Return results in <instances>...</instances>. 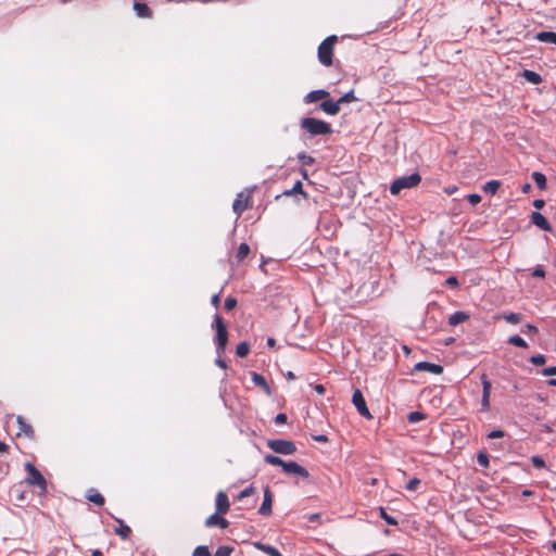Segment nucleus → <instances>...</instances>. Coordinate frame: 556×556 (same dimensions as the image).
<instances>
[{
	"instance_id": "62",
	"label": "nucleus",
	"mask_w": 556,
	"mask_h": 556,
	"mask_svg": "<svg viewBox=\"0 0 556 556\" xmlns=\"http://www.w3.org/2000/svg\"><path fill=\"white\" fill-rule=\"evenodd\" d=\"M236 348H242V349H245V348H250L249 343L245 342V341H242L240 342Z\"/></svg>"
},
{
	"instance_id": "38",
	"label": "nucleus",
	"mask_w": 556,
	"mask_h": 556,
	"mask_svg": "<svg viewBox=\"0 0 556 556\" xmlns=\"http://www.w3.org/2000/svg\"><path fill=\"white\" fill-rule=\"evenodd\" d=\"M477 462L480 466L486 468L489 467V456L484 452H480L477 456Z\"/></svg>"
},
{
	"instance_id": "13",
	"label": "nucleus",
	"mask_w": 556,
	"mask_h": 556,
	"mask_svg": "<svg viewBox=\"0 0 556 556\" xmlns=\"http://www.w3.org/2000/svg\"><path fill=\"white\" fill-rule=\"evenodd\" d=\"M273 494L269 486L264 490V501L258 509V513L263 516H269L271 514Z\"/></svg>"
},
{
	"instance_id": "4",
	"label": "nucleus",
	"mask_w": 556,
	"mask_h": 556,
	"mask_svg": "<svg viewBox=\"0 0 556 556\" xmlns=\"http://www.w3.org/2000/svg\"><path fill=\"white\" fill-rule=\"evenodd\" d=\"M421 181V176L418 173H413L408 176L396 178L390 186V192L397 195L403 189H410L417 187Z\"/></svg>"
},
{
	"instance_id": "57",
	"label": "nucleus",
	"mask_w": 556,
	"mask_h": 556,
	"mask_svg": "<svg viewBox=\"0 0 556 556\" xmlns=\"http://www.w3.org/2000/svg\"><path fill=\"white\" fill-rule=\"evenodd\" d=\"M315 391L318 393V394H324L325 393V387L323 384H316L314 387Z\"/></svg>"
},
{
	"instance_id": "8",
	"label": "nucleus",
	"mask_w": 556,
	"mask_h": 556,
	"mask_svg": "<svg viewBox=\"0 0 556 556\" xmlns=\"http://www.w3.org/2000/svg\"><path fill=\"white\" fill-rule=\"evenodd\" d=\"M352 402H353L354 406L356 407L357 412L359 413V415H362L366 419H372V415L370 414V412L366 405L365 399L363 396V393L359 389H356L354 391L353 396H352Z\"/></svg>"
},
{
	"instance_id": "10",
	"label": "nucleus",
	"mask_w": 556,
	"mask_h": 556,
	"mask_svg": "<svg viewBox=\"0 0 556 556\" xmlns=\"http://www.w3.org/2000/svg\"><path fill=\"white\" fill-rule=\"evenodd\" d=\"M282 470L288 475H295L303 479H306L309 476L308 471L304 467L293 460L286 462Z\"/></svg>"
},
{
	"instance_id": "35",
	"label": "nucleus",
	"mask_w": 556,
	"mask_h": 556,
	"mask_svg": "<svg viewBox=\"0 0 556 556\" xmlns=\"http://www.w3.org/2000/svg\"><path fill=\"white\" fill-rule=\"evenodd\" d=\"M380 517L390 526H396L399 523L397 520L394 517L388 515L382 507H380Z\"/></svg>"
},
{
	"instance_id": "51",
	"label": "nucleus",
	"mask_w": 556,
	"mask_h": 556,
	"mask_svg": "<svg viewBox=\"0 0 556 556\" xmlns=\"http://www.w3.org/2000/svg\"><path fill=\"white\" fill-rule=\"evenodd\" d=\"M446 285L453 287V288H457L458 287V280L456 277L452 276V277H448L445 281Z\"/></svg>"
},
{
	"instance_id": "17",
	"label": "nucleus",
	"mask_w": 556,
	"mask_h": 556,
	"mask_svg": "<svg viewBox=\"0 0 556 556\" xmlns=\"http://www.w3.org/2000/svg\"><path fill=\"white\" fill-rule=\"evenodd\" d=\"M16 421H17L18 429H20V431L17 432V435L24 434L25 437H27L29 439L35 438V431H34L33 427L29 424H27L26 420L22 416H17Z\"/></svg>"
},
{
	"instance_id": "54",
	"label": "nucleus",
	"mask_w": 556,
	"mask_h": 556,
	"mask_svg": "<svg viewBox=\"0 0 556 556\" xmlns=\"http://www.w3.org/2000/svg\"><path fill=\"white\" fill-rule=\"evenodd\" d=\"M237 355L241 358H244L248 356L250 350H236Z\"/></svg>"
},
{
	"instance_id": "23",
	"label": "nucleus",
	"mask_w": 556,
	"mask_h": 556,
	"mask_svg": "<svg viewBox=\"0 0 556 556\" xmlns=\"http://www.w3.org/2000/svg\"><path fill=\"white\" fill-rule=\"evenodd\" d=\"M115 520L119 525V527L115 529V533L119 535L123 540L129 539V535L131 533L130 528L127 525H125L122 519L115 518Z\"/></svg>"
},
{
	"instance_id": "64",
	"label": "nucleus",
	"mask_w": 556,
	"mask_h": 556,
	"mask_svg": "<svg viewBox=\"0 0 556 556\" xmlns=\"http://www.w3.org/2000/svg\"><path fill=\"white\" fill-rule=\"evenodd\" d=\"M91 556H102V552L100 549H94L92 551Z\"/></svg>"
},
{
	"instance_id": "29",
	"label": "nucleus",
	"mask_w": 556,
	"mask_h": 556,
	"mask_svg": "<svg viewBox=\"0 0 556 556\" xmlns=\"http://www.w3.org/2000/svg\"><path fill=\"white\" fill-rule=\"evenodd\" d=\"M250 253V247L245 242H242L237 251L236 257L239 262L243 261Z\"/></svg>"
},
{
	"instance_id": "16",
	"label": "nucleus",
	"mask_w": 556,
	"mask_h": 556,
	"mask_svg": "<svg viewBox=\"0 0 556 556\" xmlns=\"http://www.w3.org/2000/svg\"><path fill=\"white\" fill-rule=\"evenodd\" d=\"M230 503L225 492L220 491L216 495V511L224 515L229 510Z\"/></svg>"
},
{
	"instance_id": "49",
	"label": "nucleus",
	"mask_w": 556,
	"mask_h": 556,
	"mask_svg": "<svg viewBox=\"0 0 556 556\" xmlns=\"http://www.w3.org/2000/svg\"><path fill=\"white\" fill-rule=\"evenodd\" d=\"M275 422L277 425H282L285 422H287V415L283 414V413H280L278 414L276 417H275Z\"/></svg>"
},
{
	"instance_id": "58",
	"label": "nucleus",
	"mask_w": 556,
	"mask_h": 556,
	"mask_svg": "<svg viewBox=\"0 0 556 556\" xmlns=\"http://www.w3.org/2000/svg\"><path fill=\"white\" fill-rule=\"evenodd\" d=\"M9 451V445L2 441H0V453H7Z\"/></svg>"
},
{
	"instance_id": "15",
	"label": "nucleus",
	"mask_w": 556,
	"mask_h": 556,
	"mask_svg": "<svg viewBox=\"0 0 556 556\" xmlns=\"http://www.w3.org/2000/svg\"><path fill=\"white\" fill-rule=\"evenodd\" d=\"M205 526L207 528L219 527L220 529H226L229 526V522L223 517V515L217 514L216 511L205 520Z\"/></svg>"
},
{
	"instance_id": "3",
	"label": "nucleus",
	"mask_w": 556,
	"mask_h": 556,
	"mask_svg": "<svg viewBox=\"0 0 556 556\" xmlns=\"http://www.w3.org/2000/svg\"><path fill=\"white\" fill-rule=\"evenodd\" d=\"M338 41V37L336 35L328 36L318 46V61L325 66L332 65V56H333V48Z\"/></svg>"
},
{
	"instance_id": "53",
	"label": "nucleus",
	"mask_w": 556,
	"mask_h": 556,
	"mask_svg": "<svg viewBox=\"0 0 556 556\" xmlns=\"http://www.w3.org/2000/svg\"><path fill=\"white\" fill-rule=\"evenodd\" d=\"M313 439L317 442H323V443L328 442V438L325 434L314 435Z\"/></svg>"
},
{
	"instance_id": "7",
	"label": "nucleus",
	"mask_w": 556,
	"mask_h": 556,
	"mask_svg": "<svg viewBox=\"0 0 556 556\" xmlns=\"http://www.w3.org/2000/svg\"><path fill=\"white\" fill-rule=\"evenodd\" d=\"M251 194L252 192L250 190H244L237 194L232 203V210L238 216L251 207Z\"/></svg>"
},
{
	"instance_id": "45",
	"label": "nucleus",
	"mask_w": 556,
	"mask_h": 556,
	"mask_svg": "<svg viewBox=\"0 0 556 556\" xmlns=\"http://www.w3.org/2000/svg\"><path fill=\"white\" fill-rule=\"evenodd\" d=\"M419 484H420V480L418 478H413L406 484V489L408 491H415L418 488Z\"/></svg>"
},
{
	"instance_id": "55",
	"label": "nucleus",
	"mask_w": 556,
	"mask_h": 556,
	"mask_svg": "<svg viewBox=\"0 0 556 556\" xmlns=\"http://www.w3.org/2000/svg\"><path fill=\"white\" fill-rule=\"evenodd\" d=\"M211 302H212V304H213L215 307H217V306L219 305V302H220V300H219V294H214V295L212 296Z\"/></svg>"
},
{
	"instance_id": "18",
	"label": "nucleus",
	"mask_w": 556,
	"mask_h": 556,
	"mask_svg": "<svg viewBox=\"0 0 556 556\" xmlns=\"http://www.w3.org/2000/svg\"><path fill=\"white\" fill-rule=\"evenodd\" d=\"M320 109L328 115H337L340 112V104L337 101L328 100L320 103Z\"/></svg>"
},
{
	"instance_id": "28",
	"label": "nucleus",
	"mask_w": 556,
	"mask_h": 556,
	"mask_svg": "<svg viewBox=\"0 0 556 556\" xmlns=\"http://www.w3.org/2000/svg\"><path fill=\"white\" fill-rule=\"evenodd\" d=\"M532 178L540 190L546 189V177L544 174H542L540 172H534L532 174Z\"/></svg>"
},
{
	"instance_id": "56",
	"label": "nucleus",
	"mask_w": 556,
	"mask_h": 556,
	"mask_svg": "<svg viewBox=\"0 0 556 556\" xmlns=\"http://www.w3.org/2000/svg\"><path fill=\"white\" fill-rule=\"evenodd\" d=\"M216 364H217L220 368H223V369H226V368H227V364H226V362H225L222 357H218V358L216 359Z\"/></svg>"
},
{
	"instance_id": "43",
	"label": "nucleus",
	"mask_w": 556,
	"mask_h": 556,
	"mask_svg": "<svg viewBox=\"0 0 556 556\" xmlns=\"http://www.w3.org/2000/svg\"><path fill=\"white\" fill-rule=\"evenodd\" d=\"M545 361H546V359H545V356H544V355H541V354H540V355H534V356H532V357L530 358V362H531L532 364H534L535 366H540V365L545 364Z\"/></svg>"
},
{
	"instance_id": "61",
	"label": "nucleus",
	"mask_w": 556,
	"mask_h": 556,
	"mask_svg": "<svg viewBox=\"0 0 556 556\" xmlns=\"http://www.w3.org/2000/svg\"><path fill=\"white\" fill-rule=\"evenodd\" d=\"M276 341L274 338H268L267 339V345L268 348H273L275 345Z\"/></svg>"
},
{
	"instance_id": "39",
	"label": "nucleus",
	"mask_w": 556,
	"mask_h": 556,
	"mask_svg": "<svg viewBox=\"0 0 556 556\" xmlns=\"http://www.w3.org/2000/svg\"><path fill=\"white\" fill-rule=\"evenodd\" d=\"M424 418H425V415L420 412H412L407 416V420L409 422H417V421L422 420Z\"/></svg>"
},
{
	"instance_id": "1",
	"label": "nucleus",
	"mask_w": 556,
	"mask_h": 556,
	"mask_svg": "<svg viewBox=\"0 0 556 556\" xmlns=\"http://www.w3.org/2000/svg\"><path fill=\"white\" fill-rule=\"evenodd\" d=\"M301 128L311 136L330 135L332 132V127L329 123L314 117L302 118Z\"/></svg>"
},
{
	"instance_id": "48",
	"label": "nucleus",
	"mask_w": 556,
	"mask_h": 556,
	"mask_svg": "<svg viewBox=\"0 0 556 556\" xmlns=\"http://www.w3.org/2000/svg\"><path fill=\"white\" fill-rule=\"evenodd\" d=\"M503 437H504V431H502V430H493L488 434L489 439H497V438H503Z\"/></svg>"
},
{
	"instance_id": "19",
	"label": "nucleus",
	"mask_w": 556,
	"mask_h": 556,
	"mask_svg": "<svg viewBox=\"0 0 556 556\" xmlns=\"http://www.w3.org/2000/svg\"><path fill=\"white\" fill-rule=\"evenodd\" d=\"M328 97H329V92L326 90H323V89L313 90L305 96L304 101H305V103H313V102H317L319 100L325 101Z\"/></svg>"
},
{
	"instance_id": "27",
	"label": "nucleus",
	"mask_w": 556,
	"mask_h": 556,
	"mask_svg": "<svg viewBox=\"0 0 556 556\" xmlns=\"http://www.w3.org/2000/svg\"><path fill=\"white\" fill-rule=\"evenodd\" d=\"M500 187H501V181H498V180H490V181L484 184L482 189L486 193L495 194Z\"/></svg>"
},
{
	"instance_id": "30",
	"label": "nucleus",
	"mask_w": 556,
	"mask_h": 556,
	"mask_svg": "<svg viewBox=\"0 0 556 556\" xmlns=\"http://www.w3.org/2000/svg\"><path fill=\"white\" fill-rule=\"evenodd\" d=\"M265 462L273 466H280L281 468H283L285 463H286L282 458L275 456V455H266Z\"/></svg>"
},
{
	"instance_id": "14",
	"label": "nucleus",
	"mask_w": 556,
	"mask_h": 556,
	"mask_svg": "<svg viewBox=\"0 0 556 556\" xmlns=\"http://www.w3.org/2000/svg\"><path fill=\"white\" fill-rule=\"evenodd\" d=\"M531 223L535 225L538 228L544 231H552V226L549 222L539 212H533L530 216Z\"/></svg>"
},
{
	"instance_id": "60",
	"label": "nucleus",
	"mask_w": 556,
	"mask_h": 556,
	"mask_svg": "<svg viewBox=\"0 0 556 556\" xmlns=\"http://www.w3.org/2000/svg\"><path fill=\"white\" fill-rule=\"evenodd\" d=\"M456 190H457V187L453 186V187H450V188L445 189V192H446L447 194H452V193H454Z\"/></svg>"
},
{
	"instance_id": "46",
	"label": "nucleus",
	"mask_w": 556,
	"mask_h": 556,
	"mask_svg": "<svg viewBox=\"0 0 556 556\" xmlns=\"http://www.w3.org/2000/svg\"><path fill=\"white\" fill-rule=\"evenodd\" d=\"M467 200L470 204L477 205L481 202V195H479L478 193H471L467 195Z\"/></svg>"
},
{
	"instance_id": "25",
	"label": "nucleus",
	"mask_w": 556,
	"mask_h": 556,
	"mask_svg": "<svg viewBox=\"0 0 556 556\" xmlns=\"http://www.w3.org/2000/svg\"><path fill=\"white\" fill-rule=\"evenodd\" d=\"M525 79L533 85H539L542 83V77L536 72L525 70L522 73Z\"/></svg>"
},
{
	"instance_id": "12",
	"label": "nucleus",
	"mask_w": 556,
	"mask_h": 556,
	"mask_svg": "<svg viewBox=\"0 0 556 556\" xmlns=\"http://www.w3.org/2000/svg\"><path fill=\"white\" fill-rule=\"evenodd\" d=\"M415 371H428L434 375H440L443 372V367L438 364L428 363V362H419L414 366Z\"/></svg>"
},
{
	"instance_id": "47",
	"label": "nucleus",
	"mask_w": 556,
	"mask_h": 556,
	"mask_svg": "<svg viewBox=\"0 0 556 556\" xmlns=\"http://www.w3.org/2000/svg\"><path fill=\"white\" fill-rule=\"evenodd\" d=\"M532 276L536 278H544L545 277V270L542 266H536L534 270L532 271Z\"/></svg>"
},
{
	"instance_id": "31",
	"label": "nucleus",
	"mask_w": 556,
	"mask_h": 556,
	"mask_svg": "<svg viewBox=\"0 0 556 556\" xmlns=\"http://www.w3.org/2000/svg\"><path fill=\"white\" fill-rule=\"evenodd\" d=\"M503 318L506 321L516 325V324H519L521 321L522 316L519 313H509V314H504Z\"/></svg>"
},
{
	"instance_id": "24",
	"label": "nucleus",
	"mask_w": 556,
	"mask_h": 556,
	"mask_svg": "<svg viewBox=\"0 0 556 556\" xmlns=\"http://www.w3.org/2000/svg\"><path fill=\"white\" fill-rule=\"evenodd\" d=\"M535 39L541 42H549L556 46V33L554 31H540L535 35Z\"/></svg>"
},
{
	"instance_id": "37",
	"label": "nucleus",
	"mask_w": 556,
	"mask_h": 556,
	"mask_svg": "<svg viewBox=\"0 0 556 556\" xmlns=\"http://www.w3.org/2000/svg\"><path fill=\"white\" fill-rule=\"evenodd\" d=\"M192 556H212L207 546H198L194 548Z\"/></svg>"
},
{
	"instance_id": "32",
	"label": "nucleus",
	"mask_w": 556,
	"mask_h": 556,
	"mask_svg": "<svg viewBox=\"0 0 556 556\" xmlns=\"http://www.w3.org/2000/svg\"><path fill=\"white\" fill-rule=\"evenodd\" d=\"M233 552V547L229 545H222L219 546L214 556H230Z\"/></svg>"
},
{
	"instance_id": "2",
	"label": "nucleus",
	"mask_w": 556,
	"mask_h": 556,
	"mask_svg": "<svg viewBox=\"0 0 556 556\" xmlns=\"http://www.w3.org/2000/svg\"><path fill=\"white\" fill-rule=\"evenodd\" d=\"M24 467L28 473V477L26 478V483L29 484L30 486H38L40 496L46 495L48 492V484L43 475L35 467L34 464L29 462L26 463Z\"/></svg>"
},
{
	"instance_id": "36",
	"label": "nucleus",
	"mask_w": 556,
	"mask_h": 556,
	"mask_svg": "<svg viewBox=\"0 0 556 556\" xmlns=\"http://www.w3.org/2000/svg\"><path fill=\"white\" fill-rule=\"evenodd\" d=\"M508 343L509 344H514L516 346H520V348H527V344L525 342V340L519 337V336H513L508 339Z\"/></svg>"
},
{
	"instance_id": "41",
	"label": "nucleus",
	"mask_w": 556,
	"mask_h": 556,
	"mask_svg": "<svg viewBox=\"0 0 556 556\" xmlns=\"http://www.w3.org/2000/svg\"><path fill=\"white\" fill-rule=\"evenodd\" d=\"M254 492H255V488L250 485L239 493L238 498L242 500L244 497L251 496L252 494H254Z\"/></svg>"
},
{
	"instance_id": "40",
	"label": "nucleus",
	"mask_w": 556,
	"mask_h": 556,
	"mask_svg": "<svg viewBox=\"0 0 556 556\" xmlns=\"http://www.w3.org/2000/svg\"><path fill=\"white\" fill-rule=\"evenodd\" d=\"M238 302H237V299L233 298V296H228L226 300H225V309L226 311H232L236 306H237Z\"/></svg>"
},
{
	"instance_id": "44",
	"label": "nucleus",
	"mask_w": 556,
	"mask_h": 556,
	"mask_svg": "<svg viewBox=\"0 0 556 556\" xmlns=\"http://www.w3.org/2000/svg\"><path fill=\"white\" fill-rule=\"evenodd\" d=\"M290 192H293V193H301V194H303L304 197H306V193L303 191V185H302V182H301L300 180H298V181L293 185L292 189H290Z\"/></svg>"
},
{
	"instance_id": "21",
	"label": "nucleus",
	"mask_w": 556,
	"mask_h": 556,
	"mask_svg": "<svg viewBox=\"0 0 556 556\" xmlns=\"http://www.w3.org/2000/svg\"><path fill=\"white\" fill-rule=\"evenodd\" d=\"M470 318L469 314L463 311H457L448 317L450 326H457Z\"/></svg>"
},
{
	"instance_id": "11",
	"label": "nucleus",
	"mask_w": 556,
	"mask_h": 556,
	"mask_svg": "<svg viewBox=\"0 0 556 556\" xmlns=\"http://www.w3.org/2000/svg\"><path fill=\"white\" fill-rule=\"evenodd\" d=\"M132 9L136 15L140 18H151L153 16L151 8L147 3L139 0H135Z\"/></svg>"
},
{
	"instance_id": "59",
	"label": "nucleus",
	"mask_w": 556,
	"mask_h": 556,
	"mask_svg": "<svg viewBox=\"0 0 556 556\" xmlns=\"http://www.w3.org/2000/svg\"><path fill=\"white\" fill-rule=\"evenodd\" d=\"M531 190V185L529 182L525 184L522 187H521V191L523 193H528L529 191Z\"/></svg>"
},
{
	"instance_id": "20",
	"label": "nucleus",
	"mask_w": 556,
	"mask_h": 556,
	"mask_svg": "<svg viewBox=\"0 0 556 556\" xmlns=\"http://www.w3.org/2000/svg\"><path fill=\"white\" fill-rule=\"evenodd\" d=\"M251 377H252V381L255 383V386L263 389L267 395L271 394V389H270L269 384L267 383L266 379L262 375L253 371L251 374Z\"/></svg>"
},
{
	"instance_id": "22",
	"label": "nucleus",
	"mask_w": 556,
	"mask_h": 556,
	"mask_svg": "<svg viewBox=\"0 0 556 556\" xmlns=\"http://www.w3.org/2000/svg\"><path fill=\"white\" fill-rule=\"evenodd\" d=\"M254 547L269 556H282L281 553L274 546L261 542H255Z\"/></svg>"
},
{
	"instance_id": "26",
	"label": "nucleus",
	"mask_w": 556,
	"mask_h": 556,
	"mask_svg": "<svg viewBox=\"0 0 556 556\" xmlns=\"http://www.w3.org/2000/svg\"><path fill=\"white\" fill-rule=\"evenodd\" d=\"M87 500L99 506L104 504V497L94 489L89 490Z\"/></svg>"
},
{
	"instance_id": "63",
	"label": "nucleus",
	"mask_w": 556,
	"mask_h": 556,
	"mask_svg": "<svg viewBox=\"0 0 556 556\" xmlns=\"http://www.w3.org/2000/svg\"><path fill=\"white\" fill-rule=\"evenodd\" d=\"M286 378L288 380H293V379H295V376H294V374L292 371H288L287 375H286Z\"/></svg>"
},
{
	"instance_id": "52",
	"label": "nucleus",
	"mask_w": 556,
	"mask_h": 556,
	"mask_svg": "<svg viewBox=\"0 0 556 556\" xmlns=\"http://www.w3.org/2000/svg\"><path fill=\"white\" fill-rule=\"evenodd\" d=\"M545 205V202L543 199H536L533 201V206L536 208V210H541L543 208Z\"/></svg>"
},
{
	"instance_id": "42",
	"label": "nucleus",
	"mask_w": 556,
	"mask_h": 556,
	"mask_svg": "<svg viewBox=\"0 0 556 556\" xmlns=\"http://www.w3.org/2000/svg\"><path fill=\"white\" fill-rule=\"evenodd\" d=\"M531 462L535 468H544L545 462L541 456H532Z\"/></svg>"
},
{
	"instance_id": "5",
	"label": "nucleus",
	"mask_w": 556,
	"mask_h": 556,
	"mask_svg": "<svg viewBox=\"0 0 556 556\" xmlns=\"http://www.w3.org/2000/svg\"><path fill=\"white\" fill-rule=\"evenodd\" d=\"M215 338L214 343L217 348H225L228 341V331L224 319L216 315L214 318Z\"/></svg>"
},
{
	"instance_id": "34",
	"label": "nucleus",
	"mask_w": 556,
	"mask_h": 556,
	"mask_svg": "<svg viewBox=\"0 0 556 556\" xmlns=\"http://www.w3.org/2000/svg\"><path fill=\"white\" fill-rule=\"evenodd\" d=\"M354 101H356V97L354 96V91L353 90L344 93L342 97H340L338 99V102H339L340 105L343 104V103H350V102H354Z\"/></svg>"
},
{
	"instance_id": "50",
	"label": "nucleus",
	"mask_w": 556,
	"mask_h": 556,
	"mask_svg": "<svg viewBox=\"0 0 556 556\" xmlns=\"http://www.w3.org/2000/svg\"><path fill=\"white\" fill-rule=\"evenodd\" d=\"M542 374L544 376H552L556 375V366L546 367L542 370Z\"/></svg>"
},
{
	"instance_id": "33",
	"label": "nucleus",
	"mask_w": 556,
	"mask_h": 556,
	"mask_svg": "<svg viewBox=\"0 0 556 556\" xmlns=\"http://www.w3.org/2000/svg\"><path fill=\"white\" fill-rule=\"evenodd\" d=\"M298 159L303 165L311 166L315 163V159L304 152L299 153Z\"/></svg>"
},
{
	"instance_id": "6",
	"label": "nucleus",
	"mask_w": 556,
	"mask_h": 556,
	"mask_svg": "<svg viewBox=\"0 0 556 556\" xmlns=\"http://www.w3.org/2000/svg\"><path fill=\"white\" fill-rule=\"evenodd\" d=\"M267 445L275 453L283 454V455H291V454L295 453V451H296V446H295L294 442L290 441V440H282V439L269 440L267 442Z\"/></svg>"
},
{
	"instance_id": "9",
	"label": "nucleus",
	"mask_w": 556,
	"mask_h": 556,
	"mask_svg": "<svg viewBox=\"0 0 556 556\" xmlns=\"http://www.w3.org/2000/svg\"><path fill=\"white\" fill-rule=\"evenodd\" d=\"M482 383V397H481V409L486 412L490 409V394H491V381L488 379L485 374L481 375Z\"/></svg>"
}]
</instances>
